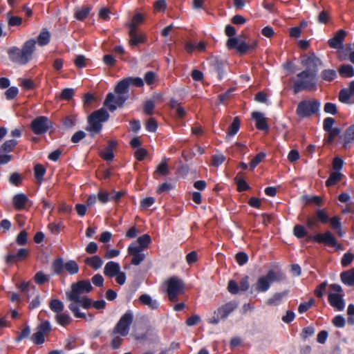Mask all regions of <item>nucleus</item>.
<instances>
[{
	"instance_id": "obj_1",
	"label": "nucleus",
	"mask_w": 354,
	"mask_h": 354,
	"mask_svg": "<svg viewBox=\"0 0 354 354\" xmlns=\"http://www.w3.org/2000/svg\"><path fill=\"white\" fill-rule=\"evenodd\" d=\"M71 288V290L66 292L67 299L71 301L68 308L75 317L85 318L86 315L80 312V306L84 309H88L91 307L92 301L84 295L90 292L93 290V286L90 281L81 280L73 283Z\"/></svg>"
},
{
	"instance_id": "obj_2",
	"label": "nucleus",
	"mask_w": 354,
	"mask_h": 354,
	"mask_svg": "<svg viewBox=\"0 0 354 354\" xmlns=\"http://www.w3.org/2000/svg\"><path fill=\"white\" fill-rule=\"evenodd\" d=\"M301 63L306 66V69L297 75V80L295 82L293 86L295 93L302 90L316 88L318 68L322 64V61L315 55H311L303 57Z\"/></svg>"
},
{
	"instance_id": "obj_3",
	"label": "nucleus",
	"mask_w": 354,
	"mask_h": 354,
	"mask_svg": "<svg viewBox=\"0 0 354 354\" xmlns=\"http://www.w3.org/2000/svg\"><path fill=\"white\" fill-rule=\"evenodd\" d=\"M36 41L33 39L27 40L21 48L12 46L8 49L7 53L10 60L17 64L26 65L32 59L36 48Z\"/></svg>"
},
{
	"instance_id": "obj_4",
	"label": "nucleus",
	"mask_w": 354,
	"mask_h": 354,
	"mask_svg": "<svg viewBox=\"0 0 354 354\" xmlns=\"http://www.w3.org/2000/svg\"><path fill=\"white\" fill-rule=\"evenodd\" d=\"M109 114L104 107L93 112L88 118V125L86 130L91 133H98L102 128V123L107 121Z\"/></svg>"
},
{
	"instance_id": "obj_5",
	"label": "nucleus",
	"mask_w": 354,
	"mask_h": 354,
	"mask_svg": "<svg viewBox=\"0 0 354 354\" xmlns=\"http://www.w3.org/2000/svg\"><path fill=\"white\" fill-rule=\"evenodd\" d=\"M282 279L281 274L271 270L266 275L258 278L257 282L252 286L251 292H266L274 281H279Z\"/></svg>"
},
{
	"instance_id": "obj_6",
	"label": "nucleus",
	"mask_w": 354,
	"mask_h": 354,
	"mask_svg": "<svg viewBox=\"0 0 354 354\" xmlns=\"http://www.w3.org/2000/svg\"><path fill=\"white\" fill-rule=\"evenodd\" d=\"M320 104V102L315 100H302L298 104L296 113L300 118L310 117L319 111Z\"/></svg>"
},
{
	"instance_id": "obj_7",
	"label": "nucleus",
	"mask_w": 354,
	"mask_h": 354,
	"mask_svg": "<svg viewBox=\"0 0 354 354\" xmlns=\"http://www.w3.org/2000/svg\"><path fill=\"white\" fill-rule=\"evenodd\" d=\"M133 320V315L131 311L126 312L115 326L113 334H119L122 337L127 336L130 330V326Z\"/></svg>"
},
{
	"instance_id": "obj_8",
	"label": "nucleus",
	"mask_w": 354,
	"mask_h": 354,
	"mask_svg": "<svg viewBox=\"0 0 354 354\" xmlns=\"http://www.w3.org/2000/svg\"><path fill=\"white\" fill-rule=\"evenodd\" d=\"M167 292L169 299L171 301H176L178 299V295L183 290L184 284L181 279L177 277H172L168 279Z\"/></svg>"
},
{
	"instance_id": "obj_9",
	"label": "nucleus",
	"mask_w": 354,
	"mask_h": 354,
	"mask_svg": "<svg viewBox=\"0 0 354 354\" xmlns=\"http://www.w3.org/2000/svg\"><path fill=\"white\" fill-rule=\"evenodd\" d=\"M128 99L113 93H109L104 102V106L111 112L115 111L118 108L123 106Z\"/></svg>"
},
{
	"instance_id": "obj_10",
	"label": "nucleus",
	"mask_w": 354,
	"mask_h": 354,
	"mask_svg": "<svg viewBox=\"0 0 354 354\" xmlns=\"http://www.w3.org/2000/svg\"><path fill=\"white\" fill-rule=\"evenodd\" d=\"M52 127V122L46 116L35 118L30 124L32 131L37 135L46 133Z\"/></svg>"
},
{
	"instance_id": "obj_11",
	"label": "nucleus",
	"mask_w": 354,
	"mask_h": 354,
	"mask_svg": "<svg viewBox=\"0 0 354 354\" xmlns=\"http://www.w3.org/2000/svg\"><path fill=\"white\" fill-rule=\"evenodd\" d=\"M226 46L229 49L236 48V52L240 55L246 53L250 47L245 40L237 37L229 38L226 42Z\"/></svg>"
},
{
	"instance_id": "obj_12",
	"label": "nucleus",
	"mask_w": 354,
	"mask_h": 354,
	"mask_svg": "<svg viewBox=\"0 0 354 354\" xmlns=\"http://www.w3.org/2000/svg\"><path fill=\"white\" fill-rule=\"evenodd\" d=\"M127 252L128 254L132 257L131 263L133 266L140 265L145 259L143 250L137 248V243H131Z\"/></svg>"
},
{
	"instance_id": "obj_13",
	"label": "nucleus",
	"mask_w": 354,
	"mask_h": 354,
	"mask_svg": "<svg viewBox=\"0 0 354 354\" xmlns=\"http://www.w3.org/2000/svg\"><path fill=\"white\" fill-rule=\"evenodd\" d=\"M315 242L319 243H324L329 247L336 245V238L330 231H326L324 233L317 234L310 238Z\"/></svg>"
},
{
	"instance_id": "obj_14",
	"label": "nucleus",
	"mask_w": 354,
	"mask_h": 354,
	"mask_svg": "<svg viewBox=\"0 0 354 354\" xmlns=\"http://www.w3.org/2000/svg\"><path fill=\"white\" fill-rule=\"evenodd\" d=\"M346 36V32L344 30H338L333 37L328 41L329 46L340 51L344 49V40Z\"/></svg>"
},
{
	"instance_id": "obj_15",
	"label": "nucleus",
	"mask_w": 354,
	"mask_h": 354,
	"mask_svg": "<svg viewBox=\"0 0 354 354\" xmlns=\"http://www.w3.org/2000/svg\"><path fill=\"white\" fill-rule=\"evenodd\" d=\"M344 294L328 293V302L336 310L342 311L344 309L346 303Z\"/></svg>"
},
{
	"instance_id": "obj_16",
	"label": "nucleus",
	"mask_w": 354,
	"mask_h": 354,
	"mask_svg": "<svg viewBox=\"0 0 354 354\" xmlns=\"http://www.w3.org/2000/svg\"><path fill=\"white\" fill-rule=\"evenodd\" d=\"M236 307L237 304L235 302H228L218 308L217 310L215 311V315H218V316L221 317L222 319H226Z\"/></svg>"
},
{
	"instance_id": "obj_17",
	"label": "nucleus",
	"mask_w": 354,
	"mask_h": 354,
	"mask_svg": "<svg viewBox=\"0 0 354 354\" xmlns=\"http://www.w3.org/2000/svg\"><path fill=\"white\" fill-rule=\"evenodd\" d=\"M252 118L256 122V127L258 129L261 131H268L269 127L267 124V119L264 115L258 111L253 112L252 113Z\"/></svg>"
},
{
	"instance_id": "obj_18",
	"label": "nucleus",
	"mask_w": 354,
	"mask_h": 354,
	"mask_svg": "<svg viewBox=\"0 0 354 354\" xmlns=\"http://www.w3.org/2000/svg\"><path fill=\"white\" fill-rule=\"evenodd\" d=\"M129 87L128 80L126 78L120 81L115 87V93L118 95L129 98Z\"/></svg>"
},
{
	"instance_id": "obj_19",
	"label": "nucleus",
	"mask_w": 354,
	"mask_h": 354,
	"mask_svg": "<svg viewBox=\"0 0 354 354\" xmlns=\"http://www.w3.org/2000/svg\"><path fill=\"white\" fill-rule=\"evenodd\" d=\"M120 270V266L115 261H109L104 268V274L109 277H115Z\"/></svg>"
},
{
	"instance_id": "obj_20",
	"label": "nucleus",
	"mask_w": 354,
	"mask_h": 354,
	"mask_svg": "<svg viewBox=\"0 0 354 354\" xmlns=\"http://www.w3.org/2000/svg\"><path fill=\"white\" fill-rule=\"evenodd\" d=\"M28 201L29 199L28 196L23 193L15 194L12 198L13 205L17 209H22L25 208L26 204Z\"/></svg>"
},
{
	"instance_id": "obj_21",
	"label": "nucleus",
	"mask_w": 354,
	"mask_h": 354,
	"mask_svg": "<svg viewBox=\"0 0 354 354\" xmlns=\"http://www.w3.org/2000/svg\"><path fill=\"white\" fill-rule=\"evenodd\" d=\"M139 301L144 305L148 306V308L156 310L159 306V302L158 300L152 298L148 294L141 295L139 297Z\"/></svg>"
},
{
	"instance_id": "obj_22",
	"label": "nucleus",
	"mask_w": 354,
	"mask_h": 354,
	"mask_svg": "<svg viewBox=\"0 0 354 354\" xmlns=\"http://www.w3.org/2000/svg\"><path fill=\"white\" fill-rule=\"evenodd\" d=\"M288 294V291L285 290L281 292H276L270 297L268 301L267 304L269 306H278L279 305L284 297H286Z\"/></svg>"
},
{
	"instance_id": "obj_23",
	"label": "nucleus",
	"mask_w": 354,
	"mask_h": 354,
	"mask_svg": "<svg viewBox=\"0 0 354 354\" xmlns=\"http://www.w3.org/2000/svg\"><path fill=\"white\" fill-rule=\"evenodd\" d=\"M84 263L95 270H99L103 265L102 259L97 255L86 258Z\"/></svg>"
},
{
	"instance_id": "obj_24",
	"label": "nucleus",
	"mask_w": 354,
	"mask_h": 354,
	"mask_svg": "<svg viewBox=\"0 0 354 354\" xmlns=\"http://www.w3.org/2000/svg\"><path fill=\"white\" fill-rule=\"evenodd\" d=\"M151 242V237L149 234H143L138 238V239L132 243H137V248L144 250L147 248Z\"/></svg>"
},
{
	"instance_id": "obj_25",
	"label": "nucleus",
	"mask_w": 354,
	"mask_h": 354,
	"mask_svg": "<svg viewBox=\"0 0 354 354\" xmlns=\"http://www.w3.org/2000/svg\"><path fill=\"white\" fill-rule=\"evenodd\" d=\"M342 281L349 286L354 285V268L343 272L341 275Z\"/></svg>"
},
{
	"instance_id": "obj_26",
	"label": "nucleus",
	"mask_w": 354,
	"mask_h": 354,
	"mask_svg": "<svg viewBox=\"0 0 354 354\" xmlns=\"http://www.w3.org/2000/svg\"><path fill=\"white\" fill-rule=\"evenodd\" d=\"M211 66L213 70L217 73L218 79L221 80L224 73V63L218 58H214L211 62Z\"/></svg>"
},
{
	"instance_id": "obj_27",
	"label": "nucleus",
	"mask_w": 354,
	"mask_h": 354,
	"mask_svg": "<svg viewBox=\"0 0 354 354\" xmlns=\"http://www.w3.org/2000/svg\"><path fill=\"white\" fill-rule=\"evenodd\" d=\"M343 177L342 172L333 171L330 174L328 179L326 181V187H331L339 183Z\"/></svg>"
},
{
	"instance_id": "obj_28",
	"label": "nucleus",
	"mask_w": 354,
	"mask_h": 354,
	"mask_svg": "<svg viewBox=\"0 0 354 354\" xmlns=\"http://www.w3.org/2000/svg\"><path fill=\"white\" fill-rule=\"evenodd\" d=\"M129 44L131 47H134L140 44L144 43L146 40V36L142 33H131V35H129Z\"/></svg>"
},
{
	"instance_id": "obj_29",
	"label": "nucleus",
	"mask_w": 354,
	"mask_h": 354,
	"mask_svg": "<svg viewBox=\"0 0 354 354\" xmlns=\"http://www.w3.org/2000/svg\"><path fill=\"white\" fill-rule=\"evenodd\" d=\"M342 77H352L354 76V68L349 64H343L338 69Z\"/></svg>"
},
{
	"instance_id": "obj_30",
	"label": "nucleus",
	"mask_w": 354,
	"mask_h": 354,
	"mask_svg": "<svg viewBox=\"0 0 354 354\" xmlns=\"http://www.w3.org/2000/svg\"><path fill=\"white\" fill-rule=\"evenodd\" d=\"M91 11V8L88 6H84L82 8H76L75 9V17L79 21H83L87 17Z\"/></svg>"
},
{
	"instance_id": "obj_31",
	"label": "nucleus",
	"mask_w": 354,
	"mask_h": 354,
	"mask_svg": "<svg viewBox=\"0 0 354 354\" xmlns=\"http://www.w3.org/2000/svg\"><path fill=\"white\" fill-rule=\"evenodd\" d=\"M49 308L53 312H54L57 315L63 311L64 305L61 300L53 299L50 300L49 303Z\"/></svg>"
},
{
	"instance_id": "obj_32",
	"label": "nucleus",
	"mask_w": 354,
	"mask_h": 354,
	"mask_svg": "<svg viewBox=\"0 0 354 354\" xmlns=\"http://www.w3.org/2000/svg\"><path fill=\"white\" fill-rule=\"evenodd\" d=\"M17 145V140L11 139L4 142L0 147V153H9L12 151Z\"/></svg>"
},
{
	"instance_id": "obj_33",
	"label": "nucleus",
	"mask_w": 354,
	"mask_h": 354,
	"mask_svg": "<svg viewBox=\"0 0 354 354\" xmlns=\"http://www.w3.org/2000/svg\"><path fill=\"white\" fill-rule=\"evenodd\" d=\"M50 35L46 29L42 30L37 37V42L39 46H44L50 42Z\"/></svg>"
},
{
	"instance_id": "obj_34",
	"label": "nucleus",
	"mask_w": 354,
	"mask_h": 354,
	"mask_svg": "<svg viewBox=\"0 0 354 354\" xmlns=\"http://www.w3.org/2000/svg\"><path fill=\"white\" fill-rule=\"evenodd\" d=\"M55 320L58 324L64 326L70 323L71 319L68 314L62 311L55 315Z\"/></svg>"
},
{
	"instance_id": "obj_35",
	"label": "nucleus",
	"mask_w": 354,
	"mask_h": 354,
	"mask_svg": "<svg viewBox=\"0 0 354 354\" xmlns=\"http://www.w3.org/2000/svg\"><path fill=\"white\" fill-rule=\"evenodd\" d=\"M321 77L324 81H333L337 77V72L333 69H325L322 72Z\"/></svg>"
},
{
	"instance_id": "obj_36",
	"label": "nucleus",
	"mask_w": 354,
	"mask_h": 354,
	"mask_svg": "<svg viewBox=\"0 0 354 354\" xmlns=\"http://www.w3.org/2000/svg\"><path fill=\"white\" fill-rule=\"evenodd\" d=\"M64 269L70 274H77L79 271V266L76 263V261L73 260L68 261L65 263Z\"/></svg>"
},
{
	"instance_id": "obj_37",
	"label": "nucleus",
	"mask_w": 354,
	"mask_h": 354,
	"mask_svg": "<svg viewBox=\"0 0 354 354\" xmlns=\"http://www.w3.org/2000/svg\"><path fill=\"white\" fill-rule=\"evenodd\" d=\"M354 95L353 93H350V91L346 88H342L339 94V100L340 102L344 104H350V98Z\"/></svg>"
},
{
	"instance_id": "obj_38",
	"label": "nucleus",
	"mask_w": 354,
	"mask_h": 354,
	"mask_svg": "<svg viewBox=\"0 0 354 354\" xmlns=\"http://www.w3.org/2000/svg\"><path fill=\"white\" fill-rule=\"evenodd\" d=\"M240 128V120L238 117H235L233 120L232 123L229 127L227 135L229 136H234L239 130Z\"/></svg>"
},
{
	"instance_id": "obj_39",
	"label": "nucleus",
	"mask_w": 354,
	"mask_h": 354,
	"mask_svg": "<svg viewBox=\"0 0 354 354\" xmlns=\"http://www.w3.org/2000/svg\"><path fill=\"white\" fill-rule=\"evenodd\" d=\"M167 162V159L164 158L160 163L157 166L156 171L162 176L167 175L169 170Z\"/></svg>"
},
{
	"instance_id": "obj_40",
	"label": "nucleus",
	"mask_w": 354,
	"mask_h": 354,
	"mask_svg": "<svg viewBox=\"0 0 354 354\" xmlns=\"http://www.w3.org/2000/svg\"><path fill=\"white\" fill-rule=\"evenodd\" d=\"M155 107V101L154 100H147L143 104V111L147 115H151L153 114V110Z\"/></svg>"
},
{
	"instance_id": "obj_41",
	"label": "nucleus",
	"mask_w": 354,
	"mask_h": 354,
	"mask_svg": "<svg viewBox=\"0 0 354 354\" xmlns=\"http://www.w3.org/2000/svg\"><path fill=\"white\" fill-rule=\"evenodd\" d=\"M34 171L36 179L38 181L41 182L46 173V169L44 167L40 164H37L34 167Z\"/></svg>"
},
{
	"instance_id": "obj_42",
	"label": "nucleus",
	"mask_w": 354,
	"mask_h": 354,
	"mask_svg": "<svg viewBox=\"0 0 354 354\" xmlns=\"http://www.w3.org/2000/svg\"><path fill=\"white\" fill-rule=\"evenodd\" d=\"M354 142V124L348 127L344 134V146Z\"/></svg>"
},
{
	"instance_id": "obj_43",
	"label": "nucleus",
	"mask_w": 354,
	"mask_h": 354,
	"mask_svg": "<svg viewBox=\"0 0 354 354\" xmlns=\"http://www.w3.org/2000/svg\"><path fill=\"white\" fill-rule=\"evenodd\" d=\"M316 216L317 219L322 223H327L329 222L330 218L325 209H317Z\"/></svg>"
},
{
	"instance_id": "obj_44",
	"label": "nucleus",
	"mask_w": 354,
	"mask_h": 354,
	"mask_svg": "<svg viewBox=\"0 0 354 354\" xmlns=\"http://www.w3.org/2000/svg\"><path fill=\"white\" fill-rule=\"evenodd\" d=\"M65 263L62 259H56L53 264V269L55 274H59L64 270Z\"/></svg>"
},
{
	"instance_id": "obj_45",
	"label": "nucleus",
	"mask_w": 354,
	"mask_h": 354,
	"mask_svg": "<svg viewBox=\"0 0 354 354\" xmlns=\"http://www.w3.org/2000/svg\"><path fill=\"white\" fill-rule=\"evenodd\" d=\"M7 18H8V25L10 26H19L22 23L21 18H20L19 17L12 16L11 14V12H8L7 13Z\"/></svg>"
},
{
	"instance_id": "obj_46",
	"label": "nucleus",
	"mask_w": 354,
	"mask_h": 354,
	"mask_svg": "<svg viewBox=\"0 0 354 354\" xmlns=\"http://www.w3.org/2000/svg\"><path fill=\"white\" fill-rule=\"evenodd\" d=\"M51 330V326L49 321L46 320L40 324L37 328V331L40 332L41 334L45 335L48 333Z\"/></svg>"
},
{
	"instance_id": "obj_47",
	"label": "nucleus",
	"mask_w": 354,
	"mask_h": 354,
	"mask_svg": "<svg viewBox=\"0 0 354 354\" xmlns=\"http://www.w3.org/2000/svg\"><path fill=\"white\" fill-rule=\"evenodd\" d=\"M266 157V153L263 152L259 153L250 162L251 169H254Z\"/></svg>"
},
{
	"instance_id": "obj_48",
	"label": "nucleus",
	"mask_w": 354,
	"mask_h": 354,
	"mask_svg": "<svg viewBox=\"0 0 354 354\" xmlns=\"http://www.w3.org/2000/svg\"><path fill=\"white\" fill-rule=\"evenodd\" d=\"M293 233L295 236L299 239L303 238L306 236L307 232L304 226L297 225L295 226Z\"/></svg>"
},
{
	"instance_id": "obj_49",
	"label": "nucleus",
	"mask_w": 354,
	"mask_h": 354,
	"mask_svg": "<svg viewBox=\"0 0 354 354\" xmlns=\"http://www.w3.org/2000/svg\"><path fill=\"white\" fill-rule=\"evenodd\" d=\"M353 259H354V254L353 253H351V252L345 253L343 255V257L342 258V261H341V263H342V266H344V267L348 266L353 261Z\"/></svg>"
},
{
	"instance_id": "obj_50",
	"label": "nucleus",
	"mask_w": 354,
	"mask_h": 354,
	"mask_svg": "<svg viewBox=\"0 0 354 354\" xmlns=\"http://www.w3.org/2000/svg\"><path fill=\"white\" fill-rule=\"evenodd\" d=\"M101 156L106 161H111L114 158L112 147L108 146L104 151L100 153Z\"/></svg>"
},
{
	"instance_id": "obj_51",
	"label": "nucleus",
	"mask_w": 354,
	"mask_h": 354,
	"mask_svg": "<svg viewBox=\"0 0 354 354\" xmlns=\"http://www.w3.org/2000/svg\"><path fill=\"white\" fill-rule=\"evenodd\" d=\"M315 303L313 299H310L308 302L301 303L298 307V312L300 314L306 312Z\"/></svg>"
},
{
	"instance_id": "obj_52",
	"label": "nucleus",
	"mask_w": 354,
	"mask_h": 354,
	"mask_svg": "<svg viewBox=\"0 0 354 354\" xmlns=\"http://www.w3.org/2000/svg\"><path fill=\"white\" fill-rule=\"evenodd\" d=\"M227 290L231 294H233V295H236V294L239 293V291H241L239 286L234 280L229 281L228 286H227Z\"/></svg>"
},
{
	"instance_id": "obj_53",
	"label": "nucleus",
	"mask_w": 354,
	"mask_h": 354,
	"mask_svg": "<svg viewBox=\"0 0 354 354\" xmlns=\"http://www.w3.org/2000/svg\"><path fill=\"white\" fill-rule=\"evenodd\" d=\"M48 279H49L48 276L46 275L42 272H38L35 275V282L39 285H41V284L44 283Z\"/></svg>"
},
{
	"instance_id": "obj_54",
	"label": "nucleus",
	"mask_w": 354,
	"mask_h": 354,
	"mask_svg": "<svg viewBox=\"0 0 354 354\" xmlns=\"http://www.w3.org/2000/svg\"><path fill=\"white\" fill-rule=\"evenodd\" d=\"M31 340L35 344H42L45 341L44 335L37 331L32 335Z\"/></svg>"
},
{
	"instance_id": "obj_55",
	"label": "nucleus",
	"mask_w": 354,
	"mask_h": 354,
	"mask_svg": "<svg viewBox=\"0 0 354 354\" xmlns=\"http://www.w3.org/2000/svg\"><path fill=\"white\" fill-rule=\"evenodd\" d=\"M28 234L25 230L19 232L16 238V242L19 245H24L27 243Z\"/></svg>"
},
{
	"instance_id": "obj_56",
	"label": "nucleus",
	"mask_w": 354,
	"mask_h": 354,
	"mask_svg": "<svg viewBox=\"0 0 354 354\" xmlns=\"http://www.w3.org/2000/svg\"><path fill=\"white\" fill-rule=\"evenodd\" d=\"M324 109L326 113L331 115H335L337 112L336 104L331 102L326 103Z\"/></svg>"
},
{
	"instance_id": "obj_57",
	"label": "nucleus",
	"mask_w": 354,
	"mask_h": 354,
	"mask_svg": "<svg viewBox=\"0 0 354 354\" xmlns=\"http://www.w3.org/2000/svg\"><path fill=\"white\" fill-rule=\"evenodd\" d=\"M343 160L339 157H335L333 161V168L334 171L341 172V170L343 167Z\"/></svg>"
},
{
	"instance_id": "obj_58",
	"label": "nucleus",
	"mask_w": 354,
	"mask_h": 354,
	"mask_svg": "<svg viewBox=\"0 0 354 354\" xmlns=\"http://www.w3.org/2000/svg\"><path fill=\"white\" fill-rule=\"evenodd\" d=\"M18 92H19V90L15 86H11V87L8 88V90L5 93L6 99L12 100V99L15 98L17 95Z\"/></svg>"
},
{
	"instance_id": "obj_59",
	"label": "nucleus",
	"mask_w": 354,
	"mask_h": 354,
	"mask_svg": "<svg viewBox=\"0 0 354 354\" xmlns=\"http://www.w3.org/2000/svg\"><path fill=\"white\" fill-rule=\"evenodd\" d=\"M236 260L239 265L243 266L248 261V257L245 252H239L236 255Z\"/></svg>"
},
{
	"instance_id": "obj_60",
	"label": "nucleus",
	"mask_w": 354,
	"mask_h": 354,
	"mask_svg": "<svg viewBox=\"0 0 354 354\" xmlns=\"http://www.w3.org/2000/svg\"><path fill=\"white\" fill-rule=\"evenodd\" d=\"M333 324L337 328H343L346 324V320L342 315H337L333 319Z\"/></svg>"
},
{
	"instance_id": "obj_61",
	"label": "nucleus",
	"mask_w": 354,
	"mask_h": 354,
	"mask_svg": "<svg viewBox=\"0 0 354 354\" xmlns=\"http://www.w3.org/2000/svg\"><path fill=\"white\" fill-rule=\"evenodd\" d=\"M158 124L153 118H149L146 124V129L149 132H155L157 129Z\"/></svg>"
},
{
	"instance_id": "obj_62",
	"label": "nucleus",
	"mask_w": 354,
	"mask_h": 354,
	"mask_svg": "<svg viewBox=\"0 0 354 354\" xmlns=\"http://www.w3.org/2000/svg\"><path fill=\"white\" fill-rule=\"evenodd\" d=\"M30 334V328L29 326H26V327L21 330L19 333V336L17 337L16 341L20 342L22 339L28 337Z\"/></svg>"
},
{
	"instance_id": "obj_63",
	"label": "nucleus",
	"mask_w": 354,
	"mask_h": 354,
	"mask_svg": "<svg viewBox=\"0 0 354 354\" xmlns=\"http://www.w3.org/2000/svg\"><path fill=\"white\" fill-rule=\"evenodd\" d=\"M328 138L326 142L332 143L335 137H337L340 133V130L338 128H334L333 129L328 131Z\"/></svg>"
},
{
	"instance_id": "obj_64",
	"label": "nucleus",
	"mask_w": 354,
	"mask_h": 354,
	"mask_svg": "<svg viewBox=\"0 0 354 354\" xmlns=\"http://www.w3.org/2000/svg\"><path fill=\"white\" fill-rule=\"evenodd\" d=\"M329 12L326 10L322 11L317 17V21L320 24H326L329 21Z\"/></svg>"
}]
</instances>
